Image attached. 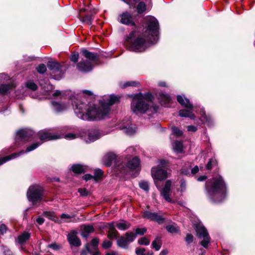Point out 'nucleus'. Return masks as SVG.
<instances>
[{
	"mask_svg": "<svg viewBox=\"0 0 255 255\" xmlns=\"http://www.w3.org/2000/svg\"><path fill=\"white\" fill-rule=\"evenodd\" d=\"M120 97L114 95H105L99 102L91 101L87 103L76 99L72 105L77 117L84 121H99L106 118L110 111V106L119 102Z\"/></svg>",
	"mask_w": 255,
	"mask_h": 255,
	"instance_id": "f257e3e1",
	"label": "nucleus"
},
{
	"mask_svg": "<svg viewBox=\"0 0 255 255\" xmlns=\"http://www.w3.org/2000/svg\"><path fill=\"white\" fill-rule=\"evenodd\" d=\"M200 115L202 116V117L204 119V120L206 122H207L208 125H210L213 123V121L211 117H208L206 115L204 109H202L201 110Z\"/></svg>",
	"mask_w": 255,
	"mask_h": 255,
	"instance_id": "58836bf2",
	"label": "nucleus"
},
{
	"mask_svg": "<svg viewBox=\"0 0 255 255\" xmlns=\"http://www.w3.org/2000/svg\"><path fill=\"white\" fill-rule=\"evenodd\" d=\"M42 143V142L34 143L29 145V146H28L25 151L21 150L18 153H14L11 154L10 155L6 156L3 157L0 156V165L6 162L7 161H9L12 159H14L16 158L17 157L19 156L22 154L33 151V150L37 148L40 145H41Z\"/></svg>",
	"mask_w": 255,
	"mask_h": 255,
	"instance_id": "9b49d317",
	"label": "nucleus"
},
{
	"mask_svg": "<svg viewBox=\"0 0 255 255\" xmlns=\"http://www.w3.org/2000/svg\"><path fill=\"white\" fill-rule=\"evenodd\" d=\"M98 243L99 240L97 239H93L91 241V246H92V249H91L93 250H96Z\"/></svg>",
	"mask_w": 255,
	"mask_h": 255,
	"instance_id": "603ef678",
	"label": "nucleus"
},
{
	"mask_svg": "<svg viewBox=\"0 0 255 255\" xmlns=\"http://www.w3.org/2000/svg\"><path fill=\"white\" fill-rule=\"evenodd\" d=\"M38 136L41 141H48L61 138L62 136L58 133L52 134L46 130H41L38 132Z\"/></svg>",
	"mask_w": 255,
	"mask_h": 255,
	"instance_id": "ddd939ff",
	"label": "nucleus"
},
{
	"mask_svg": "<svg viewBox=\"0 0 255 255\" xmlns=\"http://www.w3.org/2000/svg\"><path fill=\"white\" fill-rule=\"evenodd\" d=\"M7 230L6 227L4 224H1L0 225V232L1 234H4L6 233Z\"/></svg>",
	"mask_w": 255,
	"mask_h": 255,
	"instance_id": "e2e57ef3",
	"label": "nucleus"
},
{
	"mask_svg": "<svg viewBox=\"0 0 255 255\" xmlns=\"http://www.w3.org/2000/svg\"><path fill=\"white\" fill-rule=\"evenodd\" d=\"M194 108L182 109L179 111V116L181 117L189 118L191 119H194L195 116L193 113Z\"/></svg>",
	"mask_w": 255,
	"mask_h": 255,
	"instance_id": "aec40b11",
	"label": "nucleus"
},
{
	"mask_svg": "<svg viewBox=\"0 0 255 255\" xmlns=\"http://www.w3.org/2000/svg\"><path fill=\"white\" fill-rule=\"evenodd\" d=\"M47 65L50 70L54 72H58L61 69V66L56 62L48 61Z\"/></svg>",
	"mask_w": 255,
	"mask_h": 255,
	"instance_id": "bb28decb",
	"label": "nucleus"
},
{
	"mask_svg": "<svg viewBox=\"0 0 255 255\" xmlns=\"http://www.w3.org/2000/svg\"><path fill=\"white\" fill-rule=\"evenodd\" d=\"M185 241L187 244H190L193 241V236L191 234H188L185 238Z\"/></svg>",
	"mask_w": 255,
	"mask_h": 255,
	"instance_id": "13d9d810",
	"label": "nucleus"
},
{
	"mask_svg": "<svg viewBox=\"0 0 255 255\" xmlns=\"http://www.w3.org/2000/svg\"><path fill=\"white\" fill-rule=\"evenodd\" d=\"M153 99L149 93L135 95L131 103L132 111L136 114L145 113L152 107Z\"/></svg>",
	"mask_w": 255,
	"mask_h": 255,
	"instance_id": "39448f33",
	"label": "nucleus"
},
{
	"mask_svg": "<svg viewBox=\"0 0 255 255\" xmlns=\"http://www.w3.org/2000/svg\"><path fill=\"white\" fill-rule=\"evenodd\" d=\"M53 109L56 112H61L68 109L69 105L64 102H59L56 101L52 102Z\"/></svg>",
	"mask_w": 255,
	"mask_h": 255,
	"instance_id": "a211bd4d",
	"label": "nucleus"
},
{
	"mask_svg": "<svg viewBox=\"0 0 255 255\" xmlns=\"http://www.w3.org/2000/svg\"><path fill=\"white\" fill-rule=\"evenodd\" d=\"M15 87V84L10 82L8 84H1L0 86V93L6 94L12 91Z\"/></svg>",
	"mask_w": 255,
	"mask_h": 255,
	"instance_id": "412c9836",
	"label": "nucleus"
},
{
	"mask_svg": "<svg viewBox=\"0 0 255 255\" xmlns=\"http://www.w3.org/2000/svg\"><path fill=\"white\" fill-rule=\"evenodd\" d=\"M52 96L55 98L62 99L64 97V93L60 91L56 90L53 93Z\"/></svg>",
	"mask_w": 255,
	"mask_h": 255,
	"instance_id": "8fccbe9b",
	"label": "nucleus"
},
{
	"mask_svg": "<svg viewBox=\"0 0 255 255\" xmlns=\"http://www.w3.org/2000/svg\"><path fill=\"white\" fill-rule=\"evenodd\" d=\"M206 190L210 200L214 203L222 202L226 196V186L220 175L206 183Z\"/></svg>",
	"mask_w": 255,
	"mask_h": 255,
	"instance_id": "7ed1b4c3",
	"label": "nucleus"
},
{
	"mask_svg": "<svg viewBox=\"0 0 255 255\" xmlns=\"http://www.w3.org/2000/svg\"><path fill=\"white\" fill-rule=\"evenodd\" d=\"M83 178L86 181L90 180L91 179H94L93 176L91 174H85L84 176H83Z\"/></svg>",
	"mask_w": 255,
	"mask_h": 255,
	"instance_id": "338daca9",
	"label": "nucleus"
},
{
	"mask_svg": "<svg viewBox=\"0 0 255 255\" xmlns=\"http://www.w3.org/2000/svg\"><path fill=\"white\" fill-rule=\"evenodd\" d=\"M33 134V131L30 129H20L16 133L15 139L16 141L19 140L28 141Z\"/></svg>",
	"mask_w": 255,
	"mask_h": 255,
	"instance_id": "f8f14e48",
	"label": "nucleus"
},
{
	"mask_svg": "<svg viewBox=\"0 0 255 255\" xmlns=\"http://www.w3.org/2000/svg\"><path fill=\"white\" fill-rule=\"evenodd\" d=\"M30 237V234L27 232H23L17 237V241L19 244H22L28 240Z\"/></svg>",
	"mask_w": 255,
	"mask_h": 255,
	"instance_id": "2f4dec72",
	"label": "nucleus"
},
{
	"mask_svg": "<svg viewBox=\"0 0 255 255\" xmlns=\"http://www.w3.org/2000/svg\"><path fill=\"white\" fill-rule=\"evenodd\" d=\"M172 132L173 134L177 137L181 136L183 134V131L176 127L172 128Z\"/></svg>",
	"mask_w": 255,
	"mask_h": 255,
	"instance_id": "79ce46f5",
	"label": "nucleus"
},
{
	"mask_svg": "<svg viewBox=\"0 0 255 255\" xmlns=\"http://www.w3.org/2000/svg\"><path fill=\"white\" fill-rule=\"evenodd\" d=\"M60 217L61 219L64 220V222H69V220L71 219L72 218H73L74 216H70L68 214H62Z\"/></svg>",
	"mask_w": 255,
	"mask_h": 255,
	"instance_id": "3c124183",
	"label": "nucleus"
},
{
	"mask_svg": "<svg viewBox=\"0 0 255 255\" xmlns=\"http://www.w3.org/2000/svg\"><path fill=\"white\" fill-rule=\"evenodd\" d=\"M151 176L154 180L156 187L160 190L162 197L167 202H171L170 198L171 181L167 180L163 188L160 189L158 181L165 180L167 177V171L160 168L159 167H153L151 170Z\"/></svg>",
	"mask_w": 255,
	"mask_h": 255,
	"instance_id": "20e7f679",
	"label": "nucleus"
},
{
	"mask_svg": "<svg viewBox=\"0 0 255 255\" xmlns=\"http://www.w3.org/2000/svg\"><path fill=\"white\" fill-rule=\"evenodd\" d=\"M120 21L122 23L129 25H134L133 17L128 12H125L121 15Z\"/></svg>",
	"mask_w": 255,
	"mask_h": 255,
	"instance_id": "dca6fc26",
	"label": "nucleus"
},
{
	"mask_svg": "<svg viewBox=\"0 0 255 255\" xmlns=\"http://www.w3.org/2000/svg\"><path fill=\"white\" fill-rule=\"evenodd\" d=\"M138 243L140 245L147 246L150 243V240L146 237H142L138 240Z\"/></svg>",
	"mask_w": 255,
	"mask_h": 255,
	"instance_id": "c03bdc74",
	"label": "nucleus"
},
{
	"mask_svg": "<svg viewBox=\"0 0 255 255\" xmlns=\"http://www.w3.org/2000/svg\"><path fill=\"white\" fill-rule=\"evenodd\" d=\"M103 172L100 169H97L94 171V175L93 176L94 180L96 182H98V180L102 177Z\"/></svg>",
	"mask_w": 255,
	"mask_h": 255,
	"instance_id": "ea45409f",
	"label": "nucleus"
},
{
	"mask_svg": "<svg viewBox=\"0 0 255 255\" xmlns=\"http://www.w3.org/2000/svg\"><path fill=\"white\" fill-rule=\"evenodd\" d=\"M188 131L195 132L197 130V128L194 126H188L187 127Z\"/></svg>",
	"mask_w": 255,
	"mask_h": 255,
	"instance_id": "69168bd1",
	"label": "nucleus"
},
{
	"mask_svg": "<svg viewBox=\"0 0 255 255\" xmlns=\"http://www.w3.org/2000/svg\"><path fill=\"white\" fill-rule=\"evenodd\" d=\"M117 245L118 247L123 248V249H128V247L129 243H128L127 240L124 237L121 236L117 240Z\"/></svg>",
	"mask_w": 255,
	"mask_h": 255,
	"instance_id": "cd10ccee",
	"label": "nucleus"
},
{
	"mask_svg": "<svg viewBox=\"0 0 255 255\" xmlns=\"http://www.w3.org/2000/svg\"><path fill=\"white\" fill-rule=\"evenodd\" d=\"M174 151L177 153H181L183 151V144L181 141H175L172 144Z\"/></svg>",
	"mask_w": 255,
	"mask_h": 255,
	"instance_id": "c756f323",
	"label": "nucleus"
},
{
	"mask_svg": "<svg viewBox=\"0 0 255 255\" xmlns=\"http://www.w3.org/2000/svg\"><path fill=\"white\" fill-rule=\"evenodd\" d=\"M118 232L116 230L114 223L110 224V231L108 233V238L110 239H115L117 238Z\"/></svg>",
	"mask_w": 255,
	"mask_h": 255,
	"instance_id": "a878e982",
	"label": "nucleus"
},
{
	"mask_svg": "<svg viewBox=\"0 0 255 255\" xmlns=\"http://www.w3.org/2000/svg\"><path fill=\"white\" fill-rule=\"evenodd\" d=\"M79 192L81 194L82 196H86L88 194V191L85 189H79Z\"/></svg>",
	"mask_w": 255,
	"mask_h": 255,
	"instance_id": "774afa93",
	"label": "nucleus"
},
{
	"mask_svg": "<svg viewBox=\"0 0 255 255\" xmlns=\"http://www.w3.org/2000/svg\"><path fill=\"white\" fill-rule=\"evenodd\" d=\"M59 135L62 136L61 138L64 137L66 139L71 140L74 139L77 137V135L74 133H69L65 134V133L61 131L60 133H58Z\"/></svg>",
	"mask_w": 255,
	"mask_h": 255,
	"instance_id": "e433bc0d",
	"label": "nucleus"
},
{
	"mask_svg": "<svg viewBox=\"0 0 255 255\" xmlns=\"http://www.w3.org/2000/svg\"><path fill=\"white\" fill-rule=\"evenodd\" d=\"M83 233L82 236L85 238L88 237V234L92 233L94 231V228L92 226L83 225L82 226Z\"/></svg>",
	"mask_w": 255,
	"mask_h": 255,
	"instance_id": "c85d7f7f",
	"label": "nucleus"
},
{
	"mask_svg": "<svg viewBox=\"0 0 255 255\" xmlns=\"http://www.w3.org/2000/svg\"><path fill=\"white\" fill-rule=\"evenodd\" d=\"M146 232V229L145 228H137L135 230V235H143Z\"/></svg>",
	"mask_w": 255,
	"mask_h": 255,
	"instance_id": "5fc2aeb1",
	"label": "nucleus"
},
{
	"mask_svg": "<svg viewBox=\"0 0 255 255\" xmlns=\"http://www.w3.org/2000/svg\"><path fill=\"white\" fill-rule=\"evenodd\" d=\"M128 169L131 171H135V174L133 176H136L140 170V160L138 157H134L128 161L127 163V167L125 164H121L115 167V171L118 174H125L128 171Z\"/></svg>",
	"mask_w": 255,
	"mask_h": 255,
	"instance_id": "423d86ee",
	"label": "nucleus"
},
{
	"mask_svg": "<svg viewBox=\"0 0 255 255\" xmlns=\"http://www.w3.org/2000/svg\"><path fill=\"white\" fill-rule=\"evenodd\" d=\"M25 87L28 90L31 91H36L37 89V85L32 80H28L25 83Z\"/></svg>",
	"mask_w": 255,
	"mask_h": 255,
	"instance_id": "473e14b6",
	"label": "nucleus"
},
{
	"mask_svg": "<svg viewBox=\"0 0 255 255\" xmlns=\"http://www.w3.org/2000/svg\"><path fill=\"white\" fill-rule=\"evenodd\" d=\"M139 85V82L136 81H127L121 84V87L122 88H126L127 87H138Z\"/></svg>",
	"mask_w": 255,
	"mask_h": 255,
	"instance_id": "72a5a7b5",
	"label": "nucleus"
},
{
	"mask_svg": "<svg viewBox=\"0 0 255 255\" xmlns=\"http://www.w3.org/2000/svg\"><path fill=\"white\" fill-rule=\"evenodd\" d=\"M46 70V66L44 64H40L36 67V70L40 74L44 73Z\"/></svg>",
	"mask_w": 255,
	"mask_h": 255,
	"instance_id": "a18cd8bd",
	"label": "nucleus"
},
{
	"mask_svg": "<svg viewBox=\"0 0 255 255\" xmlns=\"http://www.w3.org/2000/svg\"><path fill=\"white\" fill-rule=\"evenodd\" d=\"M115 158V155L112 153H109L106 154L103 158V164L107 166H109L111 165L112 161Z\"/></svg>",
	"mask_w": 255,
	"mask_h": 255,
	"instance_id": "b1692460",
	"label": "nucleus"
},
{
	"mask_svg": "<svg viewBox=\"0 0 255 255\" xmlns=\"http://www.w3.org/2000/svg\"><path fill=\"white\" fill-rule=\"evenodd\" d=\"M9 80V77L7 75H6L4 73L0 74V85L1 84H3L4 82H7Z\"/></svg>",
	"mask_w": 255,
	"mask_h": 255,
	"instance_id": "49530a36",
	"label": "nucleus"
},
{
	"mask_svg": "<svg viewBox=\"0 0 255 255\" xmlns=\"http://www.w3.org/2000/svg\"><path fill=\"white\" fill-rule=\"evenodd\" d=\"M112 243L109 241H105L103 244L102 247L105 249H108L111 247Z\"/></svg>",
	"mask_w": 255,
	"mask_h": 255,
	"instance_id": "6e6d98bb",
	"label": "nucleus"
},
{
	"mask_svg": "<svg viewBox=\"0 0 255 255\" xmlns=\"http://www.w3.org/2000/svg\"><path fill=\"white\" fill-rule=\"evenodd\" d=\"M44 216L47 217L48 219L56 222L57 218L55 217L54 213L50 211H44L42 214Z\"/></svg>",
	"mask_w": 255,
	"mask_h": 255,
	"instance_id": "f704fd0d",
	"label": "nucleus"
},
{
	"mask_svg": "<svg viewBox=\"0 0 255 255\" xmlns=\"http://www.w3.org/2000/svg\"><path fill=\"white\" fill-rule=\"evenodd\" d=\"M81 20L83 23H86L88 25H91L92 23L93 17L91 15H87L84 16Z\"/></svg>",
	"mask_w": 255,
	"mask_h": 255,
	"instance_id": "37998d69",
	"label": "nucleus"
},
{
	"mask_svg": "<svg viewBox=\"0 0 255 255\" xmlns=\"http://www.w3.org/2000/svg\"><path fill=\"white\" fill-rule=\"evenodd\" d=\"M144 0L140 1L137 6V10L138 13H142L146 10V4L144 2Z\"/></svg>",
	"mask_w": 255,
	"mask_h": 255,
	"instance_id": "4c0bfd02",
	"label": "nucleus"
},
{
	"mask_svg": "<svg viewBox=\"0 0 255 255\" xmlns=\"http://www.w3.org/2000/svg\"><path fill=\"white\" fill-rule=\"evenodd\" d=\"M78 59L79 54L78 53H73L70 56V60L74 63L77 62L78 61Z\"/></svg>",
	"mask_w": 255,
	"mask_h": 255,
	"instance_id": "4d7b16f0",
	"label": "nucleus"
},
{
	"mask_svg": "<svg viewBox=\"0 0 255 255\" xmlns=\"http://www.w3.org/2000/svg\"><path fill=\"white\" fill-rule=\"evenodd\" d=\"M186 186V184L185 181L184 179H182L181 180V184H180L181 192H183L185 191Z\"/></svg>",
	"mask_w": 255,
	"mask_h": 255,
	"instance_id": "bf43d9fd",
	"label": "nucleus"
},
{
	"mask_svg": "<svg viewBox=\"0 0 255 255\" xmlns=\"http://www.w3.org/2000/svg\"><path fill=\"white\" fill-rule=\"evenodd\" d=\"M126 236L128 243L132 242L136 237V235L132 232L126 233Z\"/></svg>",
	"mask_w": 255,
	"mask_h": 255,
	"instance_id": "a19ab883",
	"label": "nucleus"
},
{
	"mask_svg": "<svg viewBox=\"0 0 255 255\" xmlns=\"http://www.w3.org/2000/svg\"><path fill=\"white\" fill-rule=\"evenodd\" d=\"M40 84L41 86V88L46 93L52 91L54 89L53 85L49 83L47 80L44 83L40 82Z\"/></svg>",
	"mask_w": 255,
	"mask_h": 255,
	"instance_id": "7c9ffc66",
	"label": "nucleus"
},
{
	"mask_svg": "<svg viewBox=\"0 0 255 255\" xmlns=\"http://www.w3.org/2000/svg\"><path fill=\"white\" fill-rule=\"evenodd\" d=\"M215 162V161L213 159H210L206 165V169L208 170L211 169L212 167V164Z\"/></svg>",
	"mask_w": 255,
	"mask_h": 255,
	"instance_id": "680f3d73",
	"label": "nucleus"
},
{
	"mask_svg": "<svg viewBox=\"0 0 255 255\" xmlns=\"http://www.w3.org/2000/svg\"><path fill=\"white\" fill-rule=\"evenodd\" d=\"M166 229L168 231V232L171 233H176L178 231V229L172 225H167L166 227Z\"/></svg>",
	"mask_w": 255,
	"mask_h": 255,
	"instance_id": "09e8293b",
	"label": "nucleus"
},
{
	"mask_svg": "<svg viewBox=\"0 0 255 255\" xmlns=\"http://www.w3.org/2000/svg\"><path fill=\"white\" fill-rule=\"evenodd\" d=\"M152 247L157 251L159 250L161 248L160 239L159 237H156L152 243Z\"/></svg>",
	"mask_w": 255,
	"mask_h": 255,
	"instance_id": "c9c22d12",
	"label": "nucleus"
},
{
	"mask_svg": "<svg viewBox=\"0 0 255 255\" xmlns=\"http://www.w3.org/2000/svg\"><path fill=\"white\" fill-rule=\"evenodd\" d=\"M82 53L85 58L89 60V61L87 60L81 61L77 64V68L82 72H89L93 69L91 62L96 61L98 59V56L97 54L89 52L86 49L82 50Z\"/></svg>",
	"mask_w": 255,
	"mask_h": 255,
	"instance_id": "0eeeda50",
	"label": "nucleus"
},
{
	"mask_svg": "<svg viewBox=\"0 0 255 255\" xmlns=\"http://www.w3.org/2000/svg\"><path fill=\"white\" fill-rule=\"evenodd\" d=\"M146 28L142 33L132 31L127 42L129 50L141 52L145 51L151 44L156 43L159 39V23L156 18L147 16L144 18Z\"/></svg>",
	"mask_w": 255,
	"mask_h": 255,
	"instance_id": "f03ea898",
	"label": "nucleus"
},
{
	"mask_svg": "<svg viewBox=\"0 0 255 255\" xmlns=\"http://www.w3.org/2000/svg\"><path fill=\"white\" fill-rule=\"evenodd\" d=\"M143 217L144 219L156 222L159 224L163 223L164 221V219L158 213L148 211L144 212Z\"/></svg>",
	"mask_w": 255,
	"mask_h": 255,
	"instance_id": "4468645a",
	"label": "nucleus"
},
{
	"mask_svg": "<svg viewBox=\"0 0 255 255\" xmlns=\"http://www.w3.org/2000/svg\"><path fill=\"white\" fill-rule=\"evenodd\" d=\"M120 128L124 130V132L128 135L134 134L136 131V127L133 125H128L126 127H120Z\"/></svg>",
	"mask_w": 255,
	"mask_h": 255,
	"instance_id": "393cba45",
	"label": "nucleus"
},
{
	"mask_svg": "<svg viewBox=\"0 0 255 255\" xmlns=\"http://www.w3.org/2000/svg\"><path fill=\"white\" fill-rule=\"evenodd\" d=\"M105 134L96 129H82L80 135L83 140L86 143H89L101 138Z\"/></svg>",
	"mask_w": 255,
	"mask_h": 255,
	"instance_id": "1a4fd4ad",
	"label": "nucleus"
},
{
	"mask_svg": "<svg viewBox=\"0 0 255 255\" xmlns=\"http://www.w3.org/2000/svg\"><path fill=\"white\" fill-rule=\"evenodd\" d=\"M177 101L183 107L186 109H193V105L190 103L189 100L186 98L184 95H177Z\"/></svg>",
	"mask_w": 255,
	"mask_h": 255,
	"instance_id": "f3484780",
	"label": "nucleus"
},
{
	"mask_svg": "<svg viewBox=\"0 0 255 255\" xmlns=\"http://www.w3.org/2000/svg\"><path fill=\"white\" fill-rule=\"evenodd\" d=\"M73 172L77 174H81L87 171L88 167L81 164H75L71 167Z\"/></svg>",
	"mask_w": 255,
	"mask_h": 255,
	"instance_id": "4be33fe9",
	"label": "nucleus"
},
{
	"mask_svg": "<svg viewBox=\"0 0 255 255\" xmlns=\"http://www.w3.org/2000/svg\"><path fill=\"white\" fill-rule=\"evenodd\" d=\"M77 232L73 231L68 235V240L70 244L78 247L81 245V242L77 236Z\"/></svg>",
	"mask_w": 255,
	"mask_h": 255,
	"instance_id": "2eb2a0df",
	"label": "nucleus"
},
{
	"mask_svg": "<svg viewBox=\"0 0 255 255\" xmlns=\"http://www.w3.org/2000/svg\"><path fill=\"white\" fill-rule=\"evenodd\" d=\"M197 237L201 240L200 244L205 248H207L210 242V238L206 229L201 224H197L195 227Z\"/></svg>",
	"mask_w": 255,
	"mask_h": 255,
	"instance_id": "9d476101",
	"label": "nucleus"
},
{
	"mask_svg": "<svg viewBox=\"0 0 255 255\" xmlns=\"http://www.w3.org/2000/svg\"><path fill=\"white\" fill-rule=\"evenodd\" d=\"M167 162L165 160H160L159 161V164L157 167H159L160 168L164 167L166 165Z\"/></svg>",
	"mask_w": 255,
	"mask_h": 255,
	"instance_id": "0e129e2a",
	"label": "nucleus"
},
{
	"mask_svg": "<svg viewBox=\"0 0 255 255\" xmlns=\"http://www.w3.org/2000/svg\"><path fill=\"white\" fill-rule=\"evenodd\" d=\"M155 95L161 105H166L171 101V97L167 94L157 92Z\"/></svg>",
	"mask_w": 255,
	"mask_h": 255,
	"instance_id": "6ab92c4d",
	"label": "nucleus"
},
{
	"mask_svg": "<svg viewBox=\"0 0 255 255\" xmlns=\"http://www.w3.org/2000/svg\"><path fill=\"white\" fill-rule=\"evenodd\" d=\"M145 251L144 248H138L136 250L135 253L137 255H145L144 254Z\"/></svg>",
	"mask_w": 255,
	"mask_h": 255,
	"instance_id": "052dcab7",
	"label": "nucleus"
},
{
	"mask_svg": "<svg viewBox=\"0 0 255 255\" xmlns=\"http://www.w3.org/2000/svg\"><path fill=\"white\" fill-rule=\"evenodd\" d=\"M87 253L92 254V250L90 248V245H87L86 247V250H84L81 253V255H87Z\"/></svg>",
	"mask_w": 255,
	"mask_h": 255,
	"instance_id": "864d4df0",
	"label": "nucleus"
},
{
	"mask_svg": "<svg viewBox=\"0 0 255 255\" xmlns=\"http://www.w3.org/2000/svg\"><path fill=\"white\" fill-rule=\"evenodd\" d=\"M42 188L38 185L30 186L27 192V197L29 202L35 206H38L42 200Z\"/></svg>",
	"mask_w": 255,
	"mask_h": 255,
	"instance_id": "6e6552de",
	"label": "nucleus"
},
{
	"mask_svg": "<svg viewBox=\"0 0 255 255\" xmlns=\"http://www.w3.org/2000/svg\"><path fill=\"white\" fill-rule=\"evenodd\" d=\"M140 188L145 191H148L149 190V185L147 182L141 181L139 183Z\"/></svg>",
	"mask_w": 255,
	"mask_h": 255,
	"instance_id": "de8ad7c7",
	"label": "nucleus"
},
{
	"mask_svg": "<svg viewBox=\"0 0 255 255\" xmlns=\"http://www.w3.org/2000/svg\"><path fill=\"white\" fill-rule=\"evenodd\" d=\"M116 227L121 231L128 230L130 226V224L124 220H121L116 223Z\"/></svg>",
	"mask_w": 255,
	"mask_h": 255,
	"instance_id": "5701e85b",
	"label": "nucleus"
}]
</instances>
